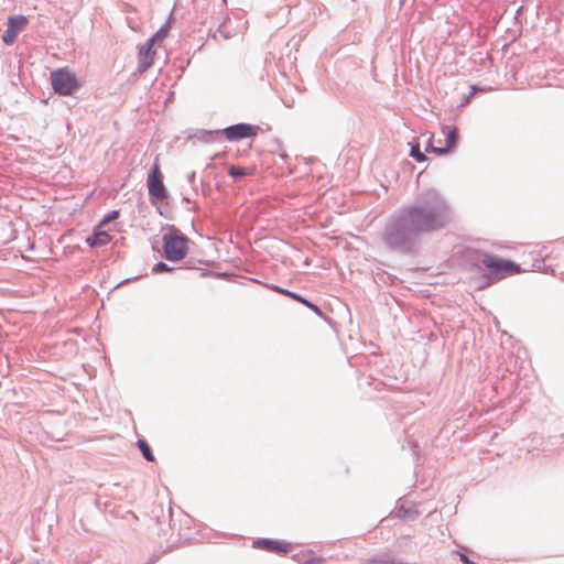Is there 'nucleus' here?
<instances>
[{
  "instance_id": "nucleus-1",
  "label": "nucleus",
  "mask_w": 564,
  "mask_h": 564,
  "mask_svg": "<svg viewBox=\"0 0 564 564\" xmlns=\"http://www.w3.org/2000/svg\"><path fill=\"white\" fill-rule=\"evenodd\" d=\"M448 220L447 207L443 202H438L434 207H413L408 212V218L403 225V232L406 235H417L424 231L435 230Z\"/></svg>"
},
{
  "instance_id": "nucleus-2",
  "label": "nucleus",
  "mask_w": 564,
  "mask_h": 564,
  "mask_svg": "<svg viewBox=\"0 0 564 564\" xmlns=\"http://www.w3.org/2000/svg\"><path fill=\"white\" fill-rule=\"evenodd\" d=\"M188 238L177 230L163 236L164 257L170 261L183 260L188 251Z\"/></svg>"
},
{
  "instance_id": "nucleus-3",
  "label": "nucleus",
  "mask_w": 564,
  "mask_h": 564,
  "mask_svg": "<svg viewBox=\"0 0 564 564\" xmlns=\"http://www.w3.org/2000/svg\"><path fill=\"white\" fill-rule=\"evenodd\" d=\"M51 83L54 91L63 96L72 95L79 86L76 75L66 67L52 72Z\"/></svg>"
},
{
  "instance_id": "nucleus-4",
  "label": "nucleus",
  "mask_w": 564,
  "mask_h": 564,
  "mask_svg": "<svg viewBox=\"0 0 564 564\" xmlns=\"http://www.w3.org/2000/svg\"><path fill=\"white\" fill-rule=\"evenodd\" d=\"M482 263L500 278H506L521 272V269L517 263L491 254H486L482 258Z\"/></svg>"
},
{
  "instance_id": "nucleus-5",
  "label": "nucleus",
  "mask_w": 564,
  "mask_h": 564,
  "mask_svg": "<svg viewBox=\"0 0 564 564\" xmlns=\"http://www.w3.org/2000/svg\"><path fill=\"white\" fill-rule=\"evenodd\" d=\"M259 131V126H253L249 123H238L225 128L221 132L224 133L228 141H238L241 139L254 138L258 135Z\"/></svg>"
},
{
  "instance_id": "nucleus-6",
  "label": "nucleus",
  "mask_w": 564,
  "mask_h": 564,
  "mask_svg": "<svg viewBox=\"0 0 564 564\" xmlns=\"http://www.w3.org/2000/svg\"><path fill=\"white\" fill-rule=\"evenodd\" d=\"M148 188L151 197L163 200L166 197V189L163 184L162 173L158 163H155L148 175Z\"/></svg>"
},
{
  "instance_id": "nucleus-7",
  "label": "nucleus",
  "mask_w": 564,
  "mask_h": 564,
  "mask_svg": "<svg viewBox=\"0 0 564 564\" xmlns=\"http://www.w3.org/2000/svg\"><path fill=\"white\" fill-rule=\"evenodd\" d=\"M28 25V19L24 15L10 17L8 21V29L6 30L2 39L8 45L14 43L18 34L23 31Z\"/></svg>"
},
{
  "instance_id": "nucleus-8",
  "label": "nucleus",
  "mask_w": 564,
  "mask_h": 564,
  "mask_svg": "<svg viewBox=\"0 0 564 564\" xmlns=\"http://www.w3.org/2000/svg\"><path fill=\"white\" fill-rule=\"evenodd\" d=\"M442 132L445 134L446 145L444 148H436L430 143L429 147L426 148L427 152H433L438 155H443L456 148L458 138L457 129L454 126H444L442 128Z\"/></svg>"
},
{
  "instance_id": "nucleus-9",
  "label": "nucleus",
  "mask_w": 564,
  "mask_h": 564,
  "mask_svg": "<svg viewBox=\"0 0 564 564\" xmlns=\"http://www.w3.org/2000/svg\"><path fill=\"white\" fill-rule=\"evenodd\" d=\"M253 547L271 553L286 554L290 552L292 546L290 543L283 541L258 539L253 541Z\"/></svg>"
},
{
  "instance_id": "nucleus-10",
  "label": "nucleus",
  "mask_w": 564,
  "mask_h": 564,
  "mask_svg": "<svg viewBox=\"0 0 564 564\" xmlns=\"http://www.w3.org/2000/svg\"><path fill=\"white\" fill-rule=\"evenodd\" d=\"M111 241V236L105 229L104 224H98L95 228L94 235L86 239V242L91 248L104 247Z\"/></svg>"
},
{
  "instance_id": "nucleus-11",
  "label": "nucleus",
  "mask_w": 564,
  "mask_h": 564,
  "mask_svg": "<svg viewBox=\"0 0 564 564\" xmlns=\"http://www.w3.org/2000/svg\"><path fill=\"white\" fill-rule=\"evenodd\" d=\"M153 45H149L147 42L139 50V65L138 69L139 72L143 73L149 67L152 66L155 52L152 50Z\"/></svg>"
},
{
  "instance_id": "nucleus-12",
  "label": "nucleus",
  "mask_w": 564,
  "mask_h": 564,
  "mask_svg": "<svg viewBox=\"0 0 564 564\" xmlns=\"http://www.w3.org/2000/svg\"><path fill=\"white\" fill-rule=\"evenodd\" d=\"M227 171H228V174L232 178L239 180L243 176L252 175L254 173V167H240V166L229 165Z\"/></svg>"
},
{
  "instance_id": "nucleus-13",
  "label": "nucleus",
  "mask_w": 564,
  "mask_h": 564,
  "mask_svg": "<svg viewBox=\"0 0 564 564\" xmlns=\"http://www.w3.org/2000/svg\"><path fill=\"white\" fill-rule=\"evenodd\" d=\"M167 32H169V26H163L147 42L149 43V45H154L156 42L165 39L167 35Z\"/></svg>"
},
{
  "instance_id": "nucleus-14",
  "label": "nucleus",
  "mask_w": 564,
  "mask_h": 564,
  "mask_svg": "<svg viewBox=\"0 0 564 564\" xmlns=\"http://www.w3.org/2000/svg\"><path fill=\"white\" fill-rule=\"evenodd\" d=\"M138 446L147 460H149V462L154 460V456H153L149 445L144 441H139Z\"/></svg>"
},
{
  "instance_id": "nucleus-15",
  "label": "nucleus",
  "mask_w": 564,
  "mask_h": 564,
  "mask_svg": "<svg viewBox=\"0 0 564 564\" xmlns=\"http://www.w3.org/2000/svg\"><path fill=\"white\" fill-rule=\"evenodd\" d=\"M410 155L417 162H423L426 159L424 153L421 152L419 143L411 144Z\"/></svg>"
},
{
  "instance_id": "nucleus-16",
  "label": "nucleus",
  "mask_w": 564,
  "mask_h": 564,
  "mask_svg": "<svg viewBox=\"0 0 564 564\" xmlns=\"http://www.w3.org/2000/svg\"><path fill=\"white\" fill-rule=\"evenodd\" d=\"M274 290L276 292L281 293V294H284V295H286V296H289V297L300 302V303L303 301V297L301 295H299L296 293H293V292H291L289 290H284V289H281V288H275Z\"/></svg>"
},
{
  "instance_id": "nucleus-17",
  "label": "nucleus",
  "mask_w": 564,
  "mask_h": 564,
  "mask_svg": "<svg viewBox=\"0 0 564 564\" xmlns=\"http://www.w3.org/2000/svg\"><path fill=\"white\" fill-rule=\"evenodd\" d=\"M170 270L171 269L169 268V265L164 262H159L153 267V272H155V273L170 271Z\"/></svg>"
},
{
  "instance_id": "nucleus-18",
  "label": "nucleus",
  "mask_w": 564,
  "mask_h": 564,
  "mask_svg": "<svg viewBox=\"0 0 564 564\" xmlns=\"http://www.w3.org/2000/svg\"><path fill=\"white\" fill-rule=\"evenodd\" d=\"M118 212L115 210L111 214L107 215L99 224H104V227L110 221L118 217Z\"/></svg>"
},
{
  "instance_id": "nucleus-19",
  "label": "nucleus",
  "mask_w": 564,
  "mask_h": 564,
  "mask_svg": "<svg viewBox=\"0 0 564 564\" xmlns=\"http://www.w3.org/2000/svg\"><path fill=\"white\" fill-rule=\"evenodd\" d=\"M301 303L304 304L305 306H307L308 308H311L316 314H321L319 307L316 306L315 304L311 303L310 301L305 300L304 297H303V301Z\"/></svg>"
},
{
  "instance_id": "nucleus-20",
  "label": "nucleus",
  "mask_w": 564,
  "mask_h": 564,
  "mask_svg": "<svg viewBox=\"0 0 564 564\" xmlns=\"http://www.w3.org/2000/svg\"><path fill=\"white\" fill-rule=\"evenodd\" d=\"M459 558L462 562H464L465 564H474L473 562H470L468 560V557L465 555V554H459Z\"/></svg>"
},
{
  "instance_id": "nucleus-21",
  "label": "nucleus",
  "mask_w": 564,
  "mask_h": 564,
  "mask_svg": "<svg viewBox=\"0 0 564 564\" xmlns=\"http://www.w3.org/2000/svg\"><path fill=\"white\" fill-rule=\"evenodd\" d=\"M375 563H377V561L370 560V561H368L367 564H375Z\"/></svg>"
}]
</instances>
